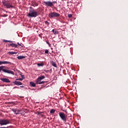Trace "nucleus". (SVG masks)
Instances as JSON below:
<instances>
[{
	"instance_id": "5",
	"label": "nucleus",
	"mask_w": 128,
	"mask_h": 128,
	"mask_svg": "<svg viewBox=\"0 0 128 128\" xmlns=\"http://www.w3.org/2000/svg\"><path fill=\"white\" fill-rule=\"evenodd\" d=\"M10 124V120H6L5 118L0 119V126H4Z\"/></svg>"
},
{
	"instance_id": "23",
	"label": "nucleus",
	"mask_w": 128,
	"mask_h": 128,
	"mask_svg": "<svg viewBox=\"0 0 128 128\" xmlns=\"http://www.w3.org/2000/svg\"><path fill=\"white\" fill-rule=\"evenodd\" d=\"M38 66H44V64H38Z\"/></svg>"
},
{
	"instance_id": "35",
	"label": "nucleus",
	"mask_w": 128,
	"mask_h": 128,
	"mask_svg": "<svg viewBox=\"0 0 128 128\" xmlns=\"http://www.w3.org/2000/svg\"><path fill=\"white\" fill-rule=\"evenodd\" d=\"M90 80H91V78H90Z\"/></svg>"
},
{
	"instance_id": "22",
	"label": "nucleus",
	"mask_w": 128,
	"mask_h": 128,
	"mask_svg": "<svg viewBox=\"0 0 128 128\" xmlns=\"http://www.w3.org/2000/svg\"><path fill=\"white\" fill-rule=\"evenodd\" d=\"M4 42H12V40H4Z\"/></svg>"
},
{
	"instance_id": "25",
	"label": "nucleus",
	"mask_w": 128,
	"mask_h": 128,
	"mask_svg": "<svg viewBox=\"0 0 128 128\" xmlns=\"http://www.w3.org/2000/svg\"><path fill=\"white\" fill-rule=\"evenodd\" d=\"M49 50H45V54H48Z\"/></svg>"
},
{
	"instance_id": "27",
	"label": "nucleus",
	"mask_w": 128,
	"mask_h": 128,
	"mask_svg": "<svg viewBox=\"0 0 128 128\" xmlns=\"http://www.w3.org/2000/svg\"><path fill=\"white\" fill-rule=\"evenodd\" d=\"M68 17H69L70 18H71L72 17V14H68Z\"/></svg>"
},
{
	"instance_id": "6",
	"label": "nucleus",
	"mask_w": 128,
	"mask_h": 128,
	"mask_svg": "<svg viewBox=\"0 0 128 128\" xmlns=\"http://www.w3.org/2000/svg\"><path fill=\"white\" fill-rule=\"evenodd\" d=\"M58 16H60V14L56 12H50L49 13V17H50V18H52L53 17H58Z\"/></svg>"
},
{
	"instance_id": "1",
	"label": "nucleus",
	"mask_w": 128,
	"mask_h": 128,
	"mask_svg": "<svg viewBox=\"0 0 128 128\" xmlns=\"http://www.w3.org/2000/svg\"><path fill=\"white\" fill-rule=\"evenodd\" d=\"M38 15V11L34 10V8L30 6L29 9V12L28 13V17H36Z\"/></svg>"
},
{
	"instance_id": "32",
	"label": "nucleus",
	"mask_w": 128,
	"mask_h": 128,
	"mask_svg": "<svg viewBox=\"0 0 128 128\" xmlns=\"http://www.w3.org/2000/svg\"><path fill=\"white\" fill-rule=\"evenodd\" d=\"M0 128H8V127H6V126H1Z\"/></svg>"
},
{
	"instance_id": "16",
	"label": "nucleus",
	"mask_w": 128,
	"mask_h": 128,
	"mask_svg": "<svg viewBox=\"0 0 128 128\" xmlns=\"http://www.w3.org/2000/svg\"><path fill=\"white\" fill-rule=\"evenodd\" d=\"M18 60H22L24 58H25V56H18L17 58Z\"/></svg>"
},
{
	"instance_id": "19",
	"label": "nucleus",
	"mask_w": 128,
	"mask_h": 128,
	"mask_svg": "<svg viewBox=\"0 0 128 128\" xmlns=\"http://www.w3.org/2000/svg\"><path fill=\"white\" fill-rule=\"evenodd\" d=\"M9 54H17L18 52H8Z\"/></svg>"
},
{
	"instance_id": "2",
	"label": "nucleus",
	"mask_w": 128,
	"mask_h": 128,
	"mask_svg": "<svg viewBox=\"0 0 128 128\" xmlns=\"http://www.w3.org/2000/svg\"><path fill=\"white\" fill-rule=\"evenodd\" d=\"M2 4L6 7V8H14V6L12 4H10L8 0H3Z\"/></svg>"
},
{
	"instance_id": "17",
	"label": "nucleus",
	"mask_w": 128,
	"mask_h": 128,
	"mask_svg": "<svg viewBox=\"0 0 128 128\" xmlns=\"http://www.w3.org/2000/svg\"><path fill=\"white\" fill-rule=\"evenodd\" d=\"M10 46L14 48H18V46L16 44H10Z\"/></svg>"
},
{
	"instance_id": "14",
	"label": "nucleus",
	"mask_w": 128,
	"mask_h": 128,
	"mask_svg": "<svg viewBox=\"0 0 128 128\" xmlns=\"http://www.w3.org/2000/svg\"><path fill=\"white\" fill-rule=\"evenodd\" d=\"M52 32L54 34H58L59 32L57 31V30H55V29H52Z\"/></svg>"
},
{
	"instance_id": "20",
	"label": "nucleus",
	"mask_w": 128,
	"mask_h": 128,
	"mask_svg": "<svg viewBox=\"0 0 128 128\" xmlns=\"http://www.w3.org/2000/svg\"><path fill=\"white\" fill-rule=\"evenodd\" d=\"M55 112H56V110H54V108H52L50 110V114H54Z\"/></svg>"
},
{
	"instance_id": "28",
	"label": "nucleus",
	"mask_w": 128,
	"mask_h": 128,
	"mask_svg": "<svg viewBox=\"0 0 128 128\" xmlns=\"http://www.w3.org/2000/svg\"><path fill=\"white\" fill-rule=\"evenodd\" d=\"M2 16H4V17H6V16H8V15L6 14H4L3 15H2Z\"/></svg>"
},
{
	"instance_id": "18",
	"label": "nucleus",
	"mask_w": 128,
	"mask_h": 128,
	"mask_svg": "<svg viewBox=\"0 0 128 128\" xmlns=\"http://www.w3.org/2000/svg\"><path fill=\"white\" fill-rule=\"evenodd\" d=\"M30 85L32 86H36V84H35V82H30Z\"/></svg>"
},
{
	"instance_id": "4",
	"label": "nucleus",
	"mask_w": 128,
	"mask_h": 128,
	"mask_svg": "<svg viewBox=\"0 0 128 128\" xmlns=\"http://www.w3.org/2000/svg\"><path fill=\"white\" fill-rule=\"evenodd\" d=\"M54 3H56V1H44V4L46 6H47L48 7H52V6H54Z\"/></svg>"
},
{
	"instance_id": "8",
	"label": "nucleus",
	"mask_w": 128,
	"mask_h": 128,
	"mask_svg": "<svg viewBox=\"0 0 128 128\" xmlns=\"http://www.w3.org/2000/svg\"><path fill=\"white\" fill-rule=\"evenodd\" d=\"M17 80H22V78H16V80L14 82L13 84H16V86H22V82H18Z\"/></svg>"
},
{
	"instance_id": "3",
	"label": "nucleus",
	"mask_w": 128,
	"mask_h": 128,
	"mask_svg": "<svg viewBox=\"0 0 128 128\" xmlns=\"http://www.w3.org/2000/svg\"><path fill=\"white\" fill-rule=\"evenodd\" d=\"M5 68V66H0V72L1 70H2L3 72H6L7 74H13L14 76V72H12V70H6V68Z\"/></svg>"
},
{
	"instance_id": "12",
	"label": "nucleus",
	"mask_w": 128,
	"mask_h": 128,
	"mask_svg": "<svg viewBox=\"0 0 128 128\" xmlns=\"http://www.w3.org/2000/svg\"><path fill=\"white\" fill-rule=\"evenodd\" d=\"M12 64V62H2L0 60V66H1L2 64Z\"/></svg>"
},
{
	"instance_id": "11",
	"label": "nucleus",
	"mask_w": 128,
	"mask_h": 128,
	"mask_svg": "<svg viewBox=\"0 0 128 128\" xmlns=\"http://www.w3.org/2000/svg\"><path fill=\"white\" fill-rule=\"evenodd\" d=\"M0 80L4 82H10V80L9 78H0Z\"/></svg>"
},
{
	"instance_id": "26",
	"label": "nucleus",
	"mask_w": 128,
	"mask_h": 128,
	"mask_svg": "<svg viewBox=\"0 0 128 128\" xmlns=\"http://www.w3.org/2000/svg\"><path fill=\"white\" fill-rule=\"evenodd\" d=\"M22 76V80H24V79L25 78H24V75H22V76Z\"/></svg>"
},
{
	"instance_id": "15",
	"label": "nucleus",
	"mask_w": 128,
	"mask_h": 128,
	"mask_svg": "<svg viewBox=\"0 0 128 128\" xmlns=\"http://www.w3.org/2000/svg\"><path fill=\"white\" fill-rule=\"evenodd\" d=\"M51 64L54 68H57L56 64V62H53V61L51 62Z\"/></svg>"
},
{
	"instance_id": "24",
	"label": "nucleus",
	"mask_w": 128,
	"mask_h": 128,
	"mask_svg": "<svg viewBox=\"0 0 128 128\" xmlns=\"http://www.w3.org/2000/svg\"><path fill=\"white\" fill-rule=\"evenodd\" d=\"M45 78L44 76H40V80H44Z\"/></svg>"
},
{
	"instance_id": "34",
	"label": "nucleus",
	"mask_w": 128,
	"mask_h": 128,
	"mask_svg": "<svg viewBox=\"0 0 128 128\" xmlns=\"http://www.w3.org/2000/svg\"><path fill=\"white\" fill-rule=\"evenodd\" d=\"M20 88H24V86H20Z\"/></svg>"
},
{
	"instance_id": "30",
	"label": "nucleus",
	"mask_w": 128,
	"mask_h": 128,
	"mask_svg": "<svg viewBox=\"0 0 128 128\" xmlns=\"http://www.w3.org/2000/svg\"><path fill=\"white\" fill-rule=\"evenodd\" d=\"M18 46H22V48H23V46H22V44H20V42H18Z\"/></svg>"
},
{
	"instance_id": "21",
	"label": "nucleus",
	"mask_w": 128,
	"mask_h": 128,
	"mask_svg": "<svg viewBox=\"0 0 128 128\" xmlns=\"http://www.w3.org/2000/svg\"><path fill=\"white\" fill-rule=\"evenodd\" d=\"M44 23L46 24V26H48L50 24V22H48V21H45Z\"/></svg>"
},
{
	"instance_id": "9",
	"label": "nucleus",
	"mask_w": 128,
	"mask_h": 128,
	"mask_svg": "<svg viewBox=\"0 0 128 128\" xmlns=\"http://www.w3.org/2000/svg\"><path fill=\"white\" fill-rule=\"evenodd\" d=\"M45 82H41V76H40L37 78L36 82V84H44Z\"/></svg>"
},
{
	"instance_id": "13",
	"label": "nucleus",
	"mask_w": 128,
	"mask_h": 128,
	"mask_svg": "<svg viewBox=\"0 0 128 128\" xmlns=\"http://www.w3.org/2000/svg\"><path fill=\"white\" fill-rule=\"evenodd\" d=\"M32 6L35 7L36 6H38V3H37L36 1L32 2Z\"/></svg>"
},
{
	"instance_id": "31",
	"label": "nucleus",
	"mask_w": 128,
	"mask_h": 128,
	"mask_svg": "<svg viewBox=\"0 0 128 128\" xmlns=\"http://www.w3.org/2000/svg\"><path fill=\"white\" fill-rule=\"evenodd\" d=\"M44 72H48L49 70H44Z\"/></svg>"
},
{
	"instance_id": "33",
	"label": "nucleus",
	"mask_w": 128,
	"mask_h": 128,
	"mask_svg": "<svg viewBox=\"0 0 128 128\" xmlns=\"http://www.w3.org/2000/svg\"><path fill=\"white\" fill-rule=\"evenodd\" d=\"M14 88H18V86H15Z\"/></svg>"
},
{
	"instance_id": "29",
	"label": "nucleus",
	"mask_w": 128,
	"mask_h": 128,
	"mask_svg": "<svg viewBox=\"0 0 128 128\" xmlns=\"http://www.w3.org/2000/svg\"><path fill=\"white\" fill-rule=\"evenodd\" d=\"M46 44L49 46H50V42H46Z\"/></svg>"
},
{
	"instance_id": "10",
	"label": "nucleus",
	"mask_w": 128,
	"mask_h": 128,
	"mask_svg": "<svg viewBox=\"0 0 128 128\" xmlns=\"http://www.w3.org/2000/svg\"><path fill=\"white\" fill-rule=\"evenodd\" d=\"M12 110L16 114H18L20 112V110H18L17 108H12Z\"/></svg>"
},
{
	"instance_id": "7",
	"label": "nucleus",
	"mask_w": 128,
	"mask_h": 128,
	"mask_svg": "<svg viewBox=\"0 0 128 128\" xmlns=\"http://www.w3.org/2000/svg\"><path fill=\"white\" fill-rule=\"evenodd\" d=\"M59 116L64 122H66V116L64 112H60Z\"/></svg>"
}]
</instances>
